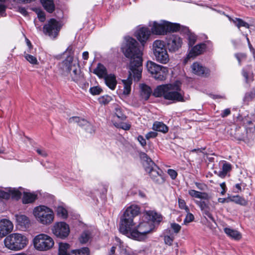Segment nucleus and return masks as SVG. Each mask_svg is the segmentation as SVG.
<instances>
[{"label": "nucleus", "mask_w": 255, "mask_h": 255, "mask_svg": "<svg viewBox=\"0 0 255 255\" xmlns=\"http://www.w3.org/2000/svg\"><path fill=\"white\" fill-rule=\"evenodd\" d=\"M139 212V208L131 205L127 208L121 217L119 231L123 235L133 240L141 241L154 229V225L148 221H142L134 227V218Z\"/></svg>", "instance_id": "1"}, {"label": "nucleus", "mask_w": 255, "mask_h": 255, "mask_svg": "<svg viewBox=\"0 0 255 255\" xmlns=\"http://www.w3.org/2000/svg\"><path fill=\"white\" fill-rule=\"evenodd\" d=\"M138 45L137 42L134 39L128 37L125 38V42L122 46L124 55L130 59L129 76L127 79L122 80L124 84L123 94L125 95H128L131 91V85L132 83L131 76L133 75L134 80L137 81H139L141 77L142 53Z\"/></svg>", "instance_id": "2"}, {"label": "nucleus", "mask_w": 255, "mask_h": 255, "mask_svg": "<svg viewBox=\"0 0 255 255\" xmlns=\"http://www.w3.org/2000/svg\"><path fill=\"white\" fill-rule=\"evenodd\" d=\"M59 68L63 74H70L71 80L77 83L80 87H86V83L84 74L81 72L78 59L71 55L59 64Z\"/></svg>", "instance_id": "3"}, {"label": "nucleus", "mask_w": 255, "mask_h": 255, "mask_svg": "<svg viewBox=\"0 0 255 255\" xmlns=\"http://www.w3.org/2000/svg\"><path fill=\"white\" fill-rule=\"evenodd\" d=\"M153 95L155 97H163L164 99L171 101L173 103L185 101L184 92L177 83L158 86L154 90Z\"/></svg>", "instance_id": "4"}, {"label": "nucleus", "mask_w": 255, "mask_h": 255, "mask_svg": "<svg viewBox=\"0 0 255 255\" xmlns=\"http://www.w3.org/2000/svg\"><path fill=\"white\" fill-rule=\"evenodd\" d=\"M143 166L151 179L156 183L162 184L165 181L163 171L152 161L146 154L143 153L140 155Z\"/></svg>", "instance_id": "5"}, {"label": "nucleus", "mask_w": 255, "mask_h": 255, "mask_svg": "<svg viewBox=\"0 0 255 255\" xmlns=\"http://www.w3.org/2000/svg\"><path fill=\"white\" fill-rule=\"evenodd\" d=\"M28 243V239L23 234L12 233L4 240L5 247L9 250L17 251L24 248Z\"/></svg>", "instance_id": "6"}, {"label": "nucleus", "mask_w": 255, "mask_h": 255, "mask_svg": "<svg viewBox=\"0 0 255 255\" xmlns=\"http://www.w3.org/2000/svg\"><path fill=\"white\" fill-rule=\"evenodd\" d=\"M33 214L36 220L43 225L51 224L54 219V213L52 209L44 205L35 207Z\"/></svg>", "instance_id": "7"}, {"label": "nucleus", "mask_w": 255, "mask_h": 255, "mask_svg": "<svg viewBox=\"0 0 255 255\" xmlns=\"http://www.w3.org/2000/svg\"><path fill=\"white\" fill-rule=\"evenodd\" d=\"M152 51L157 62L162 64L169 62V55L164 41L160 40H155L152 44Z\"/></svg>", "instance_id": "8"}, {"label": "nucleus", "mask_w": 255, "mask_h": 255, "mask_svg": "<svg viewBox=\"0 0 255 255\" xmlns=\"http://www.w3.org/2000/svg\"><path fill=\"white\" fill-rule=\"evenodd\" d=\"M146 67L148 71L152 75L154 79L159 81L165 79L168 73L166 67L159 65L151 61H147Z\"/></svg>", "instance_id": "9"}, {"label": "nucleus", "mask_w": 255, "mask_h": 255, "mask_svg": "<svg viewBox=\"0 0 255 255\" xmlns=\"http://www.w3.org/2000/svg\"><path fill=\"white\" fill-rule=\"evenodd\" d=\"M34 248L39 251H47L50 249L54 244L52 238L44 234L37 235L33 239Z\"/></svg>", "instance_id": "10"}, {"label": "nucleus", "mask_w": 255, "mask_h": 255, "mask_svg": "<svg viewBox=\"0 0 255 255\" xmlns=\"http://www.w3.org/2000/svg\"><path fill=\"white\" fill-rule=\"evenodd\" d=\"M52 231L53 234L62 239L67 238L70 233L69 225L63 222H57L54 224Z\"/></svg>", "instance_id": "11"}, {"label": "nucleus", "mask_w": 255, "mask_h": 255, "mask_svg": "<svg viewBox=\"0 0 255 255\" xmlns=\"http://www.w3.org/2000/svg\"><path fill=\"white\" fill-rule=\"evenodd\" d=\"M60 28L59 22L54 18H51L44 26L43 31L50 37L55 38L58 35Z\"/></svg>", "instance_id": "12"}, {"label": "nucleus", "mask_w": 255, "mask_h": 255, "mask_svg": "<svg viewBox=\"0 0 255 255\" xmlns=\"http://www.w3.org/2000/svg\"><path fill=\"white\" fill-rule=\"evenodd\" d=\"M182 44V39L177 35L173 34L166 38V45L170 52L178 51L181 47Z\"/></svg>", "instance_id": "13"}, {"label": "nucleus", "mask_w": 255, "mask_h": 255, "mask_svg": "<svg viewBox=\"0 0 255 255\" xmlns=\"http://www.w3.org/2000/svg\"><path fill=\"white\" fill-rule=\"evenodd\" d=\"M13 229L12 223L8 219L0 220V238H3L10 233Z\"/></svg>", "instance_id": "14"}, {"label": "nucleus", "mask_w": 255, "mask_h": 255, "mask_svg": "<svg viewBox=\"0 0 255 255\" xmlns=\"http://www.w3.org/2000/svg\"><path fill=\"white\" fill-rule=\"evenodd\" d=\"M7 191H4L0 189V198L8 199L10 197L16 199H18L21 195V192L15 188H8L6 189Z\"/></svg>", "instance_id": "15"}, {"label": "nucleus", "mask_w": 255, "mask_h": 255, "mask_svg": "<svg viewBox=\"0 0 255 255\" xmlns=\"http://www.w3.org/2000/svg\"><path fill=\"white\" fill-rule=\"evenodd\" d=\"M151 32L147 27H141L135 32V36L142 45L147 41L150 35Z\"/></svg>", "instance_id": "16"}, {"label": "nucleus", "mask_w": 255, "mask_h": 255, "mask_svg": "<svg viewBox=\"0 0 255 255\" xmlns=\"http://www.w3.org/2000/svg\"><path fill=\"white\" fill-rule=\"evenodd\" d=\"M16 226L20 230L25 231L28 229L30 225V222L29 218L24 215H15Z\"/></svg>", "instance_id": "17"}, {"label": "nucleus", "mask_w": 255, "mask_h": 255, "mask_svg": "<svg viewBox=\"0 0 255 255\" xmlns=\"http://www.w3.org/2000/svg\"><path fill=\"white\" fill-rule=\"evenodd\" d=\"M196 204L198 206L205 217H207L211 220L214 221V219L211 213V208L208 203L202 200H196Z\"/></svg>", "instance_id": "18"}, {"label": "nucleus", "mask_w": 255, "mask_h": 255, "mask_svg": "<svg viewBox=\"0 0 255 255\" xmlns=\"http://www.w3.org/2000/svg\"><path fill=\"white\" fill-rule=\"evenodd\" d=\"M191 68L192 73L198 76L206 77L209 74V69L197 62L193 63Z\"/></svg>", "instance_id": "19"}, {"label": "nucleus", "mask_w": 255, "mask_h": 255, "mask_svg": "<svg viewBox=\"0 0 255 255\" xmlns=\"http://www.w3.org/2000/svg\"><path fill=\"white\" fill-rule=\"evenodd\" d=\"M166 25V21H163L160 23L154 21L151 26V31L155 34L164 35L167 32Z\"/></svg>", "instance_id": "20"}, {"label": "nucleus", "mask_w": 255, "mask_h": 255, "mask_svg": "<svg viewBox=\"0 0 255 255\" xmlns=\"http://www.w3.org/2000/svg\"><path fill=\"white\" fill-rule=\"evenodd\" d=\"M165 26L168 32H177L181 31L183 33L189 32V29L186 26H181L179 24L176 23H171L166 21Z\"/></svg>", "instance_id": "21"}, {"label": "nucleus", "mask_w": 255, "mask_h": 255, "mask_svg": "<svg viewBox=\"0 0 255 255\" xmlns=\"http://www.w3.org/2000/svg\"><path fill=\"white\" fill-rule=\"evenodd\" d=\"M70 123H77L79 126L88 130L92 127L91 124L86 120L79 117H72L69 119Z\"/></svg>", "instance_id": "22"}, {"label": "nucleus", "mask_w": 255, "mask_h": 255, "mask_svg": "<svg viewBox=\"0 0 255 255\" xmlns=\"http://www.w3.org/2000/svg\"><path fill=\"white\" fill-rule=\"evenodd\" d=\"M206 48V44L200 43L193 47L190 51L188 55V58H194L202 54Z\"/></svg>", "instance_id": "23"}, {"label": "nucleus", "mask_w": 255, "mask_h": 255, "mask_svg": "<svg viewBox=\"0 0 255 255\" xmlns=\"http://www.w3.org/2000/svg\"><path fill=\"white\" fill-rule=\"evenodd\" d=\"M145 218L147 219L148 222L153 223H159L162 220L161 215L157 214L153 211H147L144 215Z\"/></svg>", "instance_id": "24"}, {"label": "nucleus", "mask_w": 255, "mask_h": 255, "mask_svg": "<svg viewBox=\"0 0 255 255\" xmlns=\"http://www.w3.org/2000/svg\"><path fill=\"white\" fill-rule=\"evenodd\" d=\"M140 96L142 99L146 101L150 96L152 91L151 88L145 84L139 85Z\"/></svg>", "instance_id": "25"}, {"label": "nucleus", "mask_w": 255, "mask_h": 255, "mask_svg": "<svg viewBox=\"0 0 255 255\" xmlns=\"http://www.w3.org/2000/svg\"><path fill=\"white\" fill-rule=\"evenodd\" d=\"M104 79L105 84L108 88L112 90H114L116 89L117 85V81L116 80V77L114 74H108L106 76Z\"/></svg>", "instance_id": "26"}, {"label": "nucleus", "mask_w": 255, "mask_h": 255, "mask_svg": "<svg viewBox=\"0 0 255 255\" xmlns=\"http://www.w3.org/2000/svg\"><path fill=\"white\" fill-rule=\"evenodd\" d=\"M224 231L229 237L233 240L239 241L242 238V234L236 230L226 227L224 229Z\"/></svg>", "instance_id": "27"}, {"label": "nucleus", "mask_w": 255, "mask_h": 255, "mask_svg": "<svg viewBox=\"0 0 255 255\" xmlns=\"http://www.w3.org/2000/svg\"><path fill=\"white\" fill-rule=\"evenodd\" d=\"M188 194L192 197H195L201 199L209 200L210 196L206 192H201L195 190H189Z\"/></svg>", "instance_id": "28"}, {"label": "nucleus", "mask_w": 255, "mask_h": 255, "mask_svg": "<svg viewBox=\"0 0 255 255\" xmlns=\"http://www.w3.org/2000/svg\"><path fill=\"white\" fill-rule=\"evenodd\" d=\"M93 72L100 78H104L106 76L108 75L107 68L101 63H98Z\"/></svg>", "instance_id": "29"}, {"label": "nucleus", "mask_w": 255, "mask_h": 255, "mask_svg": "<svg viewBox=\"0 0 255 255\" xmlns=\"http://www.w3.org/2000/svg\"><path fill=\"white\" fill-rule=\"evenodd\" d=\"M152 129L157 131L161 132L162 133H166L168 131V127L162 122H155L152 126Z\"/></svg>", "instance_id": "30"}, {"label": "nucleus", "mask_w": 255, "mask_h": 255, "mask_svg": "<svg viewBox=\"0 0 255 255\" xmlns=\"http://www.w3.org/2000/svg\"><path fill=\"white\" fill-rule=\"evenodd\" d=\"M44 9L48 12L52 13L55 9V5L53 0H40Z\"/></svg>", "instance_id": "31"}, {"label": "nucleus", "mask_w": 255, "mask_h": 255, "mask_svg": "<svg viewBox=\"0 0 255 255\" xmlns=\"http://www.w3.org/2000/svg\"><path fill=\"white\" fill-rule=\"evenodd\" d=\"M164 243L165 244L171 246L174 240L175 236L172 232H171L170 229L166 230L164 232Z\"/></svg>", "instance_id": "32"}, {"label": "nucleus", "mask_w": 255, "mask_h": 255, "mask_svg": "<svg viewBox=\"0 0 255 255\" xmlns=\"http://www.w3.org/2000/svg\"><path fill=\"white\" fill-rule=\"evenodd\" d=\"M227 16L229 18V19L231 21H232L239 29H240L241 27H245L247 28H249V24L247 22L243 20L242 19L239 18H235L233 19L228 15H227Z\"/></svg>", "instance_id": "33"}, {"label": "nucleus", "mask_w": 255, "mask_h": 255, "mask_svg": "<svg viewBox=\"0 0 255 255\" xmlns=\"http://www.w3.org/2000/svg\"><path fill=\"white\" fill-rule=\"evenodd\" d=\"M232 165L230 163L225 162L222 166V170L219 171L218 175L221 178H224L227 173L231 170Z\"/></svg>", "instance_id": "34"}, {"label": "nucleus", "mask_w": 255, "mask_h": 255, "mask_svg": "<svg viewBox=\"0 0 255 255\" xmlns=\"http://www.w3.org/2000/svg\"><path fill=\"white\" fill-rule=\"evenodd\" d=\"M36 199V195L33 193L24 192L22 202L24 204L31 203Z\"/></svg>", "instance_id": "35"}, {"label": "nucleus", "mask_w": 255, "mask_h": 255, "mask_svg": "<svg viewBox=\"0 0 255 255\" xmlns=\"http://www.w3.org/2000/svg\"><path fill=\"white\" fill-rule=\"evenodd\" d=\"M56 215L60 218L65 219L68 217V211L62 206H59L56 209Z\"/></svg>", "instance_id": "36"}, {"label": "nucleus", "mask_w": 255, "mask_h": 255, "mask_svg": "<svg viewBox=\"0 0 255 255\" xmlns=\"http://www.w3.org/2000/svg\"><path fill=\"white\" fill-rule=\"evenodd\" d=\"M115 115L122 121H125L127 119L124 109L118 105L115 108Z\"/></svg>", "instance_id": "37"}, {"label": "nucleus", "mask_w": 255, "mask_h": 255, "mask_svg": "<svg viewBox=\"0 0 255 255\" xmlns=\"http://www.w3.org/2000/svg\"><path fill=\"white\" fill-rule=\"evenodd\" d=\"M229 200L242 206H246L248 204V201L245 198L239 195L231 197Z\"/></svg>", "instance_id": "38"}, {"label": "nucleus", "mask_w": 255, "mask_h": 255, "mask_svg": "<svg viewBox=\"0 0 255 255\" xmlns=\"http://www.w3.org/2000/svg\"><path fill=\"white\" fill-rule=\"evenodd\" d=\"M70 246L67 243H60L59 244V255H70L68 250Z\"/></svg>", "instance_id": "39"}, {"label": "nucleus", "mask_w": 255, "mask_h": 255, "mask_svg": "<svg viewBox=\"0 0 255 255\" xmlns=\"http://www.w3.org/2000/svg\"><path fill=\"white\" fill-rule=\"evenodd\" d=\"M250 66H249L242 70L243 76L245 78L247 83H249L253 80V73L250 71Z\"/></svg>", "instance_id": "40"}, {"label": "nucleus", "mask_w": 255, "mask_h": 255, "mask_svg": "<svg viewBox=\"0 0 255 255\" xmlns=\"http://www.w3.org/2000/svg\"><path fill=\"white\" fill-rule=\"evenodd\" d=\"M89 253L90 251L88 248H83L72 251L70 255H89Z\"/></svg>", "instance_id": "41"}, {"label": "nucleus", "mask_w": 255, "mask_h": 255, "mask_svg": "<svg viewBox=\"0 0 255 255\" xmlns=\"http://www.w3.org/2000/svg\"><path fill=\"white\" fill-rule=\"evenodd\" d=\"M255 97V91L253 90L249 92H247L244 97V102L246 104H249V102L252 101Z\"/></svg>", "instance_id": "42"}, {"label": "nucleus", "mask_w": 255, "mask_h": 255, "mask_svg": "<svg viewBox=\"0 0 255 255\" xmlns=\"http://www.w3.org/2000/svg\"><path fill=\"white\" fill-rule=\"evenodd\" d=\"M114 125L117 128H122L125 130H128L131 128V124L129 123H120L113 122Z\"/></svg>", "instance_id": "43"}, {"label": "nucleus", "mask_w": 255, "mask_h": 255, "mask_svg": "<svg viewBox=\"0 0 255 255\" xmlns=\"http://www.w3.org/2000/svg\"><path fill=\"white\" fill-rule=\"evenodd\" d=\"M25 58L31 64H38V61L37 58L32 56L31 55L28 54L26 53V52L24 53Z\"/></svg>", "instance_id": "44"}, {"label": "nucleus", "mask_w": 255, "mask_h": 255, "mask_svg": "<svg viewBox=\"0 0 255 255\" xmlns=\"http://www.w3.org/2000/svg\"><path fill=\"white\" fill-rule=\"evenodd\" d=\"M112 100V98L111 96L108 95H105L102 96L99 98V102L104 105H107L109 103H110Z\"/></svg>", "instance_id": "45"}, {"label": "nucleus", "mask_w": 255, "mask_h": 255, "mask_svg": "<svg viewBox=\"0 0 255 255\" xmlns=\"http://www.w3.org/2000/svg\"><path fill=\"white\" fill-rule=\"evenodd\" d=\"M89 234L87 232H84L79 238V241L82 244H85L89 241Z\"/></svg>", "instance_id": "46"}, {"label": "nucleus", "mask_w": 255, "mask_h": 255, "mask_svg": "<svg viewBox=\"0 0 255 255\" xmlns=\"http://www.w3.org/2000/svg\"><path fill=\"white\" fill-rule=\"evenodd\" d=\"M186 33L188 35V44L190 46H192L195 44L196 41V36L194 34L190 33L189 31V32Z\"/></svg>", "instance_id": "47"}, {"label": "nucleus", "mask_w": 255, "mask_h": 255, "mask_svg": "<svg viewBox=\"0 0 255 255\" xmlns=\"http://www.w3.org/2000/svg\"><path fill=\"white\" fill-rule=\"evenodd\" d=\"M181 226L177 224V223H171V225H170V230H173L174 233H173L174 234H177V233H178L179 232V231H180L181 230Z\"/></svg>", "instance_id": "48"}, {"label": "nucleus", "mask_w": 255, "mask_h": 255, "mask_svg": "<svg viewBox=\"0 0 255 255\" xmlns=\"http://www.w3.org/2000/svg\"><path fill=\"white\" fill-rule=\"evenodd\" d=\"M179 207L181 209H184L186 212H189V209L186 206L185 201L181 199H178Z\"/></svg>", "instance_id": "49"}, {"label": "nucleus", "mask_w": 255, "mask_h": 255, "mask_svg": "<svg viewBox=\"0 0 255 255\" xmlns=\"http://www.w3.org/2000/svg\"><path fill=\"white\" fill-rule=\"evenodd\" d=\"M102 91V89L98 86L93 87L90 89V93L93 95H99Z\"/></svg>", "instance_id": "50"}, {"label": "nucleus", "mask_w": 255, "mask_h": 255, "mask_svg": "<svg viewBox=\"0 0 255 255\" xmlns=\"http://www.w3.org/2000/svg\"><path fill=\"white\" fill-rule=\"evenodd\" d=\"M35 150L42 157H46L48 155L47 151L43 148H37Z\"/></svg>", "instance_id": "51"}, {"label": "nucleus", "mask_w": 255, "mask_h": 255, "mask_svg": "<svg viewBox=\"0 0 255 255\" xmlns=\"http://www.w3.org/2000/svg\"><path fill=\"white\" fill-rule=\"evenodd\" d=\"M187 214L186 216V218H185L184 220V223L185 224L189 223L192 221H193L194 217L192 214L189 213V212H187Z\"/></svg>", "instance_id": "52"}, {"label": "nucleus", "mask_w": 255, "mask_h": 255, "mask_svg": "<svg viewBox=\"0 0 255 255\" xmlns=\"http://www.w3.org/2000/svg\"><path fill=\"white\" fill-rule=\"evenodd\" d=\"M235 55L240 65L241 62L246 58V55L244 53H237Z\"/></svg>", "instance_id": "53"}, {"label": "nucleus", "mask_w": 255, "mask_h": 255, "mask_svg": "<svg viewBox=\"0 0 255 255\" xmlns=\"http://www.w3.org/2000/svg\"><path fill=\"white\" fill-rule=\"evenodd\" d=\"M167 173L172 179H175L177 176V172L173 169H169L167 170Z\"/></svg>", "instance_id": "54"}, {"label": "nucleus", "mask_w": 255, "mask_h": 255, "mask_svg": "<svg viewBox=\"0 0 255 255\" xmlns=\"http://www.w3.org/2000/svg\"><path fill=\"white\" fill-rule=\"evenodd\" d=\"M157 135V133L156 131H151L148 132L145 135V137L147 139H149L151 138H154Z\"/></svg>", "instance_id": "55"}, {"label": "nucleus", "mask_w": 255, "mask_h": 255, "mask_svg": "<svg viewBox=\"0 0 255 255\" xmlns=\"http://www.w3.org/2000/svg\"><path fill=\"white\" fill-rule=\"evenodd\" d=\"M137 140L142 146L144 147L146 145V140L143 136L140 135L138 136Z\"/></svg>", "instance_id": "56"}, {"label": "nucleus", "mask_w": 255, "mask_h": 255, "mask_svg": "<svg viewBox=\"0 0 255 255\" xmlns=\"http://www.w3.org/2000/svg\"><path fill=\"white\" fill-rule=\"evenodd\" d=\"M230 114H231V110L230 109L228 108V109H225L224 110H223L222 112V113L221 114V116L222 118H225V117H227L228 116H229Z\"/></svg>", "instance_id": "57"}, {"label": "nucleus", "mask_w": 255, "mask_h": 255, "mask_svg": "<svg viewBox=\"0 0 255 255\" xmlns=\"http://www.w3.org/2000/svg\"><path fill=\"white\" fill-rule=\"evenodd\" d=\"M5 8L6 7L4 4L0 3V16L5 15Z\"/></svg>", "instance_id": "58"}, {"label": "nucleus", "mask_w": 255, "mask_h": 255, "mask_svg": "<svg viewBox=\"0 0 255 255\" xmlns=\"http://www.w3.org/2000/svg\"><path fill=\"white\" fill-rule=\"evenodd\" d=\"M18 11L24 16H26L28 12L24 7H20L18 8Z\"/></svg>", "instance_id": "59"}, {"label": "nucleus", "mask_w": 255, "mask_h": 255, "mask_svg": "<svg viewBox=\"0 0 255 255\" xmlns=\"http://www.w3.org/2000/svg\"><path fill=\"white\" fill-rule=\"evenodd\" d=\"M25 41H26V44L29 48V50L27 51V52L29 53H31V50L32 49V47H33L32 45L31 44L30 41L27 38H25Z\"/></svg>", "instance_id": "60"}, {"label": "nucleus", "mask_w": 255, "mask_h": 255, "mask_svg": "<svg viewBox=\"0 0 255 255\" xmlns=\"http://www.w3.org/2000/svg\"><path fill=\"white\" fill-rule=\"evenodd\" d=\"M195 185L196 187L201 190H204L206 186L205 184L198 182H196Z\"/></svg>", "instance_id": "61"}, {"label": "nucleus", "mask_w": 255, "mask_h": 255, "mask_svg": "<svg viewBox=\"0 0 255 255\" xmlns=\"http://www.w3.org/2000/svg\"><path fill=\"white\" fill-rule=\"evenodd\" d=\"M211 97L214 99H225V97L224 96H221V95H211Z\"/></svg>", "instance_id": "62"}, {"label": "nucleus", "mask_w": 255, "mask_h": 255, "mask_svg": "<svg viewBox=\"0 0 255 255\" xmlns=\"http://www.w3.org/2000/svg\"><path fill=\"white\" fill-rule=\"evenodd\" d=\"M38 17L39 18L40 20L41 21H43L45 20V15L44 13H39L38 14Z\"/></svg>", "instance_id": "63"}, {"label": "nucleus", "mask_w": 255, "mask_h": 255, "mask_svg": "<svg viewBox=\"0 0 255 255\" xmlns=\"http://www.w3.org/2000/svg\"><path fill=\"white\" fill-rule=\"evenodd\" d=\"M88 55H89V53L88 52H87V51L84 52L82 54L83 59L85 60H87L88 58Z\"/></svg>", "instance_id": "64"}]
</instances>
